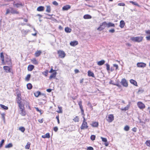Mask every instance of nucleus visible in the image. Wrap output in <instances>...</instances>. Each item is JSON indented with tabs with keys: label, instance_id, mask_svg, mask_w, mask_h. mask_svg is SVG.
<instances>
[{
	"label": "nucleus",
	"instance_id": "nucleus-30",
	"mask_svg": "<svg viewBox=\"0 0 150 150\" xmlns=\"http://www.w3.org/2000/svg\"><path fill=\"white\" fill-rule=\"evenodd\" d=\"M46 11L48 13H50L51 11V7L50 6H46Z\"/></svg>",
	"mask_w": 150,
	"mask_h": 150
},
{
	"label": "nucleus",
	"instance_id": "nucleus-56",
	"mask_svg": "<svg viewBox=\"0 0 150 150\" xmlns=\"http://www.w3.org/2000/svg\"><path fill=\"white\" fill-rule=\"evenodd\" d=\"M118 5L120 6H125V4L123 3H118Z\"/></svg>",
	"mask_w": 150,
	"mask_h": 150
},
{
	"label": "nucleus",
	"instance_id": "nucleus-20",
	"mask_svg": "<svg viewBox=\"0 0 150 150\" xmlns=\"http://www.w3.org/2000/svg\"><path fill=\"white\" fill-rule=\"evenodd\" d=\"M71 6L69 5H67L64 6L62 8L63 11H67L71 8Z\"/></svg>",
	"mask_w": 150,
	"mask_h": 150
},
{
	"label": "nucleus",
	"instance_id": "nucleus-46",
	"mask_svg": "<svg viewBox=\"0 0 150 150\" xmlns=\"http://www.w3.org/2000/svg\"><path fill=\"white\" fill-rule=\"evenodd\" d=\"M58 108L59 110L57 111L58 113H62V108L61 107L58 106Z\"/></svg>",
	"mask_w": 150,
	"mask_h": 150
},
{
	"label": "nucleus",
	"instance_id": "nucleus-48",
	"mask_svg": "<svg viewBox=\"0 0 150 150\" xmlns=\"http://www.w3.org/2000/svg\"><path fill=\"white\" fill-rule=\"evenodd\" d=\"M129 129V127L128 125H126L124 128V129L125 131H128Z\"/></svg>",
	"mask_w": 150,
	"mask_h": 150
},
{
	"label": "nucleus",
	"instance_id": "nucleus-19",
	"mask_svg": "<svg viewBox=\"0 0 150 150\" xmlns=\"http://www.w3.org/2000/svg\"><path fill=\"white\" fill-rule=\"evenodd\" d=\"M78 44V42L77 41H71L70 43V45L72 46H75Z\"/></svg>",
	"mask_w": 150,
	"mask_h": 150
},
{
	"label": "nucleus",
	"instance_id": "nucleus-18",
	"mask_svg": "<svg viewBox=\"0 0 150 150\" xmlns=\"http://www.w3.org/2000/svg\"><path fill=\"white\" fill-rule=\"evenodd\" d=\"M42 53V52L41 50H37L35 53V56L36 57H38L41 55Z\"/></svg>",
	"mask_w": 150,
	"mask_h": 150
},
{
	"label": "nucleus",
	"instance_id": "nucleus-27",
	"mask_svg": "<svg viewBox=\"0 0 150 150\" xmlns=\"http://www.w3.org/2000/svg\"><path fill=\"white\" fill-rule=\"evenodd\" d=\"M50 135L49 133H47L45 134L44 135H42V137L43 138H50Z\"/></svg>",
	"mask_w": 150,
	"mask_h": 150
},
{
	"label": "nucleus",
	"instance_id": "nucleus-28",
	"mask_svg": "<svg viewBox=\"0 0 150 150\" xmlns=\"http://www.w3.org/2000/svg\"><path fill=\"white\" fill-rule=\"evenodd\" d=\"M44 8L43 6H40L37 8V10L38 11H41L44 10Z\"/></svg>",
	"mask_w": 150,
	"mask_h": 150
},
{
	"label": "nucleus",
	"instance_id": "nucleus-42",
	"mask_svg": "<svg viewBox=\"0 0 150 150\" xmlns=\"http://www.w3.org/2000/svg\"><path fill=\"white\" fill-rule=\"evenodd\" d=\"M19 129L22 132H24L25 130V129L23 127H19Z\"/></svg>",
	"mask_w": 150,
	"mask_h": 150
},
{
	"label": "nucleus",
	"instance_id": "nucleus-8",
	"mask_svg": "<svg viewBox=\"0 0 150 150\" xmlns=\"http://www.w3.org/2000/svg\"><path fill=\"white\" fill-rule=\"evenodd\" d=\"M106 119L108 122H111L114 120V116L113 114H110L106 116Z\"/></svg>",
	"mask_w": 150,
	"mask_h": 150
},
{
	"label": "nucleus",
	"instance_id": "nucleus-17",
	"mask_svg": "<svg viewBox=\"0 0 150 150\" xmlns=\"http://www.w3.org/2000/svg\"><path fill=\"white\" fill-rule=\"evenodd\" d=\"M91 125L93 127H97L99 125V123L98 122L93 121Z\"/></svg>",
	"mask_w": 150,
	"mask_h": 150
},
{
	"label": "nucleus",
	"instance_id": "nucleus-25",
	"mask_svg": "<svg viewBox=\"0 0 150 150\" xmlns=\"http://www.w3.org/2000/svg\"><path fill=\"white\" fill-rule=\"evenodd\" d=\"M88 76H91L93 77H95L94 73L90 70H89L88 71Z\"/></svg>",
	"mask_w": 150,
	"mask_h": 150
},
{
	"label": "nucleus",
	"instance_id": "nucleus-59",
	"mask_svg": "<svg viewBox=\"0 0 150 150\" xmlns=\"http://www.w3.org/2000/svg\"><path fill=\"white\" fill-rule=\"evenodd\" d=\"M93 148L91 146L87 147L86 149L87 150H93Z\"/></svg>",
	"mask_w": 150,
	"mask_h": 150
},
{
	"label": "nucleus",
	"instance_id": "nucleus-36",
	"mask_svg": "<svg viewBox=\"0 0 150 150\" xmlns=\"http://www.w3.org/2000/svg\"><path fill=\"white\" fill-rule=\"evenodd\" d=\"M34 94L36 97H38L41 94V92L39 91H37L34 93Z\"/></svg>",
	"mask_w": 150,
	"mask_h": 150
},
{
	"label": "nucleus",
	"instance_id": "nucleus-53",
	"mask_svg": "<svg viewBox=\"0 0 150 150\" xmlns=\"http://www.w3.org/2000/svg\"><path fill=\"white\" fill-rule=\"evenodd\" d=\"M145 32L146 34L147 35H150V30H146L145 31Z\"/></svg>",
	"mask_w": 150,
	"mask_h": 150
},
{
	"label": "nucleus",
	"instance_id": "nucleus-5",
	"mask_svg": "<svg viewBox=\"0 0 150 150\" xmlns=\"http://www.w3.org/2000/svg\"><path fill=\"white\" fill-rule=\"evenodd\" d=\"M2 63L3 65H8L9 66H11L12 65L11 60L8 57L5 58V60L4 59V62Z\"/></svg>",
	"mask_w": 150,
	"mask_h": 150
},
{
	"label": "nucleus",
	"instance_id": "nucleus-22",
	"mask_svg": "<svg viewBox=\"0 0 150 150\" xmlns=\"http://www.w3.org/2000/svg\"><path fill=\"white\" fill-rule=\"evenodd\" d=\"M57 73L56 72H55L52 73L50 76L49 79H52L53 78H55L56 77Z\"/></svg>",
	"mask_w": 150,
	"mask_h": 150
},
{
	"label": "nucleus",
	"instance_id": "nucleus-13",
	"mask_svg": "<svg viewBox=\"0 0 150 150\" xmlns=\"http://www.w3.org/2000/svg\"><path fill=\"white\" fill-rule=\"evenodd\" d=\"M137 66L138 67H144L146 66V64L143 62H138L137 64Z\"/></svg>",
	"mask_w": 150,
	"mask_h": 150
},
{
	"label": "nucleus",
	"instance_id": "nucleus-49",
	"mask_svg": "<svg viewBox=\"0 0 150 150\" xmlns=\"http://www.w3.org/2000/svg\"><path fill=\"white\" fill-rule=\"evenodd\" d=\"M105 65L106 67V69L108 71H109L110 70V66L109 64L108 63H106L105 64Z\"/></svg>",
	"mask_w": 150,
	"mask_h": 150
},
{
	"label": "nucleus",
	"instance_id": "nucleus-12",
	"mask_svg": "<svg viewBox=\"0 0 150 150\" xmlns=\"http://www.w3.org/2000/svg\"><path fill=\"white\" fill-rule=\"evenodd\" d=\"M78 105L79 106L81 110V113L82 115H84V110L82 105V102L81 101H80L78 103Z\"/></svg>",
	"mask_w": 150,
	"mask_h": 150
},
{
	"label": "nucleus",
	"instance_id": "nucleus-64",
	"mask_svg": "<svg viewBox=\"0 0 150 150\" xmlns=\"http://www.w3.org/2000/svg\"><path fill=\"white\" fill-rule=\"evenodd\" d=\"M53 130L55 132H56L58 130V128L57 127H54L53 128Z\"/></svg>",
	"mask_w": 150,
	"mask_h": 150
},
{
	"label": "nucleus",
	"instance_id": "nucleus-45",
	"mask_svg": "<svg viewBox=\"0 0 150 150\" xmlns=\"http://www.w3.org/2000/svg\"><path fill=\"white\" fill-rule=\"evenodd\" d=\"M48 73V70H46L45 71L42 72V74L44 75L45 76H47Z\"/></svg>",
	"mask_w": 150,
	"mask_h": 150
},
{
	"label": "nucleus",
	"instance_id": "nucleus-11",
	"mask_svg": "<svg viewBox=\"0 0 150 150\" xmlns=\"http://www.w3.org/2000/svg\"><path fill=\"white\" fill-rule=\"evenodd\" d=\"M121 83L124 86L127 87L128 86V82L125 79H122Z\"/></svg>",
	"mask_w": 150,
	"mask_h": 150
},
{
	"label": "nucleus",
	"instance_id": "nucleus-61",
	"mask_svg": "<svg viewBox=\"0 0 150 150\" xmlns=\"http://www.w3.org/2000/svg\"><path fill=\"white\" fill-rule=\"evenodd\" d=\"M109 32L110 33H113L115 32V30L114 29H111L110 30H109Z\"/></svg>",
	"mask_w": 150,
	"mask_h": 150
},
{
	"label": "nucleus",
	"instance_id": "nucleus-23",
	"mask_svg": "<svg viewBox=\"0 0 150 150\" xmlns=\"http://www.w3.org/2000/svg\"><path fill=\"white\" fill-rule=\"evenodd\" d=\"M31 62L32 63L35 65H38V61L36 60L35 58H34L31 60Z\"/></svg>",
	"mask_w": 150,
	"mask_h": 150
},
{
	"label": "nucleus",
	"instance_id": "nucleus-54",
	"mask_svg": "<svg viewBox=\"0 0 150 150\" xmlns=\"http://www.w3.org/2000/svg\"><path fill=\"white\" fill-rule=\"evenodd\" d=\"M56 119H57V122H58V124H59L60 123V121H59V115H57L56 117Z\"/></svg>",
	"mask_w": 150,
	"mask_h": 150
},
{
	"label": "nucleus",
	"instance_id": "nucleus-35",
	"mask_svg": "<svg viewBox=\"0 0 150 150\" xmlns=\"http://www.w3.org/2000/svg\"><path fill=\"white\" fill-rule=\"evenodd\" d=\"M30 144H31L30 142H28L26 145L25 146V149H29L30 147Z\"/></svg>",
	"mask_w": 150,
	"mask_h": 150
},
{
	"label": "nucleus",
	"instance_id": "nucleus-32",
	"mask_svg": "<svg viewBox=\"0 0 150 150\" xmlns=\"http://www.w3.org/2000/svg\"><path fill=\"white\" fill-rule=\"evenodd\" d=\"M0 57L1 60L2 61V63H3L4 62V56L3 54V52H2L0 53Z\"/></svg>",
	"mask_w": 150,
	"mask_h": 150
},
{
	"label": "nucleus",
	"instance_id": "nucleus-41",
	"mask_svg": "<svg viewBox=\"0 0 150 150\" xmlns=\"http://www.w3.org/2000/svg\"><path fill=\"white\" fill-rule=\"evenodd\" d=\"M13 146V144L12 143H9L7 145H6L5 148H9Z\"/></svg>",
	"mask_w": 150,
	"mask_h": 150
},
{
	"label": "nucleus",
	"instance_id": "nucleus-31",
	"mask_svg": "<svg viewBox=\"0 0 150 150\" xmlns=\"http://www.w3.org/2000/svg\"><path fill=\"white\" fill-rule=\"evenodd\" d=\"M65 31L67 33H70L71 31V29L68 27H66L65 28Z\"/></svg>",
	"mask_w": 150,
	"mask_h": 150
},
{
	"label": "nucleus",
	"instance_id": "nucleus-1",
	"mask_svg": "<svg viewBox=\"0 0 150 150\" xmlns=\"http://www.w3.org/2000/svg\"><path fill=\"white\" fill-rule=\"evenodd\" d=\"M20 109L19 113L22 116H25L26 115V111L25 110L24 104H23L18 105Z\"/></svg>",
	"mask_w": 150,
	"mask_h": 150
},
{
	"label": "nucleus",
	"instance_id": "nucleus-2",
	"mask_svg": "<svg viewBox=\"0 0 150 150\" xmlns=\"http://www.w3.org/2000/svg\"><path fill=\"white\" fill-rule=\"evenodd\" d=\"M130 40L133 42L139 43L143 41V37L142 36L132 37L131 38Z\"/></svg>",
	"mask_w": 150,
	"mask_h": 150
},
{
	"label": "nucleus",
	"instance_id": "nucleus-9",
	"mask_svg": "<svg viewBox=\"0 0 150 150\" xmlns=\"http://www.w3.org/2000/svg\"><path fill=\"white\" fill-rule=\"evenodd\" d=\"M13 5L14 6H15L16 8H19L23 6L24 5V3L23 2L22 3L20 1H19L17 3H16L15 1H14Z\"/></svg>",
	"mask_w": 150,
	"mask_h": 150
},
{
	"label": "nucleus",
	"instance_id": "nucleus-58",
	"mask_svg": "<svg viewBox=\"0 0 150 150\" xmlns=\"http://www.w3.org/2000/svg\"><path fill=\"white\" fill-rule=\"evenodd\" d=\"M1 117L3 120H5V114L4 113H2L1 114Z\"/></svg>",
	"mask_w": 150,
	"mask_h": 150
},
{
	"label": "nucleus",
	"instance_id": "nucleus-63",
	"mask_svg": "<svg viewBox=\"0 0 150 150\" xmlns=\"http://www.w3.org/2000/svg\"><path fill=\"white\" fill-rule=\"evenodd\" d=\"M52 4L56 6H57L58 5V3L56 1H54L52 2Z\"/></svg>",
	"mask_w": 150,
	"mask_h": 150
},
{
	"label": "nucleus",
	"instance_id": "nucleus-47",
	"mask_svg": "<svg viewBox=\"0 0 150 150\" xmlns=\"http://www.w3.org/2000/svg\"><path fill=\"white\" fill-rule=\"evenodd\" d=\"M4 141L5 140L4 139H2L0 142V148L2 146L3 144L4 143Z\"/></svg>",
	"mask_w": 150,
	"mask_h": 150
},
{
	"label": "nucleus",
	"instance_id": "nucleus-26",
	"mask_svg": "<svg viewBox=\"0 0 150 150\" xmlns=\"http://www.w3.org/2000/svg\"><path fill=\"white\" fill-rule=\"evenodd\" d=\"M125 24L124 21L121 20L120 21L119 26L121 28H124Z\"/></svg>",
	"mask_w": 150,
	"mask_h": 150
},
{
	"label": "nucleus",
	"instance_id": "nucleus-7",
	"mask_svg": "<svg viewBox=\"0 0 150 150\" xmlns=\"http://www.w3.org/2000/svg\"><path fill=\"white\" fill-rule=\"evenodd\" d=\"M102 25H104V26L102 29H104L106 25H107V27L108 28L110 27H115V25L114 23H112L110 22L107 23V22L105 21L102 23Z\"/></svg>",
	"mask_w": 150,
	"mask_h": 150
},
{
	"label": "nucleus",
	"instance_id": "nucleus-10",
	"mask_svg": "<svg viewBox=\"0 0 150 150\" xmlns=\"http://www.w3.org/2000/svg\"><path fill=\"white\" fill-rule=\"evenodd\" d=\"M137 105L138 107L141 110H143L145 108V104L141 101L138 102L137 103Z\"/></svg>",
	"mask_w": 150,
	"mask_h": 150
},
{
	"label": "nucleus",
	"instance_id": "nucleus-15",
	"mask_svg": "<svg viewBox=\"0 0 150 150\" xmlns=\"http://www.w3.org/2000/svg\"><path fill=\"white\" fill-rule=\"evenodd\" d=\"M3 69L5 71L6 73H10L11 72V68L8 66H4Z\"/></svg>",
	"mask_w": 150,
	"mask_h": 150
},
{
	"label": "nucleus",
	"instance_id": "nucleus-24",
	"mask_svg": "<svg viewBox=\"0 0 150 150\" xmlns=\"http://www.w3.org/2000/svg\"><path fill=\"white\" fill-rule=\"evenodd\" d=\"M132 84L137 86H138L137 82L134 80L133 79H131L129 81Z\"/></svg>",
	"mask_w": 150,
	"mask_h": 150
},
{
	"label": "nucleus",
	"instance_id": "nucleus-50",
	"mask_svg": "<svg viewBox=\"0 0 150 150\" xmlns=\"http://www.w3.org/2000/svg\"><path fill=\"white\" fill-rule=\"evenodd\" d=\"M90 138H91V139L92 141H93V140H94L95 139L96 136L95 135H92L91 136Z\"/></svg>",
	"mask_w": 150,
	"mask_h": 150
},
{
	"label": "nucleus",
	"instance_id": "nucleus-6",
	"mask_svg": "<svg viewBox=\"0 0 150 150\" xmlns=\"http://www.w3.org/2000/svg\"><path fill=\"white\" fill-rule=\"evenodd\" d=\"M57 53L59 57L61 58H64L66 55L64 52L61 50H58Z\"/></svg>",
	"mask_w": 150,
	"mask_h": 150
},
{
	"label": "nucleus",
	"instance_id": "nucleus-51",
	"mask_svg": "<svg viewBox=\"0 0 150 150\" xmlns=\"http://www.w3.org/2000/svg\"><path fill=\"white\" fill-rule=\"evenodd\" d=\"M35 108L36 109L37 111L39 112L40 113V114H42V112L41 110H39V108L37 107H35Z\"/></svg>",
	"mask_w": 150,
	"mask_h": 150
},
{
	"label": "nucleus",
	"instance_id": "nucleus-37",
	"mask_svg": "<svg viewBox=\"0 0 150 150\" xmlns=\"http://www.w3.org/2000/svg\"><path fill=\"white\" fill-rule=\"evenodd\" d=\"M31 77V75L30 74H28L26 77L25 78V80L27 81H29L30 80V78Z\"/></svg>",
	"mask_w": 150,
	"mask_h": 150
},
{
	"label": "nucleus",
	"instance_id": "nucleus-43",
	"mask_svg": "<svg viewBox=\"0 0 150 150\" xmlns=\"http://www.w3.org/2000/svg\"><path fill=\"white\" fill-rule=\"evenodd\" d=\"M104 25H102V23L101 25H100V26L97 28V30L99 31H101L103 30V29H102L104 27Z\"/></svg>",
	"mask_w": 150,
	"mask_h": 150
},
{
	"label": "nucleus",
	"instance_id": "nucleus-62",
	"mask_svg": "<svg viewBox=\"0 0 150 150\" xmlns=\"http://www.w3.org/2000/svg\"><path fill=\"white\" fill-rule=\"evenodd\" d=\"M146 38L147 41L150 40V35L146 36Z\"/></svg>",
	"mask_w": 150,
	"mask_h": 150
},
{
	"label": "nucleus",
	"instance_id": "nucleus-14",
	"mask_svg": "<svg viewBox=\"0 0 150 150\" xmlns=\"http://www.w3.org/2000/svg\"><path fill=\"white\" fill-rule=\"evenodd\" d=\"M10 9L11 10V13L12 14H18L19 12L16 10H15L12 7H10Z\"/></svg>",
	"mask_w": 150,
	"mask_h": 150
},
{
	"label": "nucleus",
	"instance_id": "nucleus-3",
	"mask_svg": "<svg viewBox=\"0 0 150 150\" xmlns=\"http://www.w3.org/2000/svg\"><path fill=\"white\" fill-rule=\"evenodd\" d=\"M84 115H83V120L80 127V128L82 130L86 129L88 127V123L86 122V120L84 117Z\"/></svg>",
	"mask_w": 150,
	"mask_h": 150
},
{
	"label": "nucleus",
	"instance_id": "nucleus-4",
	"mask_svg": "<svg viewBox=\"0 0 150 150\" xmlns=\"http://www.w3.org/2000/svg\"><path fill=\"white\" fill-rule=\"evenodd\" d=\"M16 99L18 105L23 104L22 101L21 95L20 92L17 94Z\"/></svg>",
	"mask_w": 150,
	"mask_h": 150
},
{
	"label": "nucleus",
	"instance_id": "nucleus-33",
	"mask_svg": "<svg viewBox=\"0 0 150 150\" xmlns=\"http://www.w3.org/2000/svg\"><path fill=\"white\" fill-rule=\"evenodd\" d=\"M83 18L85 19H91L92 17L91 16L88 14H86L83 16Z\"/></svg>",
	"mask_w": 150,
	"mask_h": 150
},
{
	"label": "nucleus",
	"instance_id": "nucleus-39",
	"mask_svg": "<svg viewBox=\"0 0 150 150\" xmlns=\"http://www.w3.org/2000/svg\"><path fill=\"white\" fill-rule=\"evenodd\" d=\"M27 88L28 89H31L32 88V85L30 83H28L27 85Z\"/></svg>",
	"mask_w": 150,
	"mask_h": 150
},
{
	"label": "nucleus",
	"instance_id": "nucleus-60",
	"mask_svg": "<svg viewBox=\"0 0 150 150\" xmlns=\"http://www.w3.org/2000/svg\"><path fill=\"white\" fill-rule=\"evenodd\" d=\"M88 105L89 106L90 108L92 110H93V106L91 104L90 102L88 103Z\"/></svg>",
	"mask_w": 150,
	"mask_h": 150
},
{
	"label": "nucleus",
	"instance_id": "nucleus-52",
	"mask_svg": "<svg viewBox=\"0 0 150 150\" xmlns=\"http://www.w3.org/2000/svg\"><path fill=\"white\" fill-rule=\"evenodd\" d=\"M147 146H150V140H147L145 142Z\"/></svg>",
	"mask_w": 150,
	"mask_h": 150
},
{
	"label": "nucleus",
	"instance_id": "nucleus-21",
	"mask_svg": "<svg viewBox=\"0 0 150 150\" xmlns=\"http://www.w3.org/2000/svg\"><path fill=\"white\" fill-rule=\"evenodd\" d=\"M34 67V66L33 65H29L28 67V70L29 71H31L33 69Z\"/></svg>",
	"mask_w": 150,
	"mask_h": 150
},
{
	"label": "nucleus",
	"instance_id": "nucleus-55",
	"mask_svg": "<svg viewBox=\"0 0 150 150\" xmlns=\"http://www.w3.org/2000/svg\"><path fill=\"white\" fill-rule=\"evenodd\" d=\"M11 12V10L9 9H7L6 10V12L5 13V15H7V14Z\"/></svg>",
	"mask_w": 150,
	"mask_h": 150
},
{
	"label": "nucleus",
	"instance_id": "nucleus-29",
	"mask_svg": "<svg viewBox=\"0 0 150 150\" xmlns=\"http://www.w3.org/2000/svg\"><path fill=\"white\" fill-rule=\"evenodd\" d=\"M105 60H103L99 61L97 62V64L99 66H101L103 65L105 63Z\"/></svg>",
	"mask_w": 150,
	"mask_h": 150
},
{
	"label": "nucleus",
	"instance_id": "nucleus-44",
	"mask_svg": "<svg viewBox=\"0 0 150 150\" xmlns=\"http://www.w3.org/2000/svg\"><path fill=\"white\" fill-rule=\"evenodd\" d=\"M129 2L130 3L134 5H135V6H138L139 7H140V6L139 5H138V3H137L136 2H134L133 1H129Z\"/></svg>",
	"mask_w": 150,
	"mask_h": 150
},
{
	"label": "nucleus",
	"instance_id": "nucleus-34",
	"mask_svg": "<svg viewBox=\"0 0 150 150\" xmlns=\"http://www.w3.org/2000/svg\"><path fill=\"white\" fill-rule=\"evenodd\" d=\"M129 106L128 105H127V106L125 107L124 108L120 109V110L122 111H125L129 109Z\"/></svg>",
	"mask_w": 150,
	"mask_h": 150
},
{
	"label": "nucleus",
	"instance_id": "nucleus-16",
	"mask_svg": "<svg viewBox=\"0 0 150 150\" xmlns=\"http://www.w3.org/2000/svg\"><path fill=\"white\" fill-rule=\"evenodd\" d=\"M100 138L101 139L102 141L105 142V146H108L109 145V143L108 142H107V139L106 138H104L102 137H101Z\"/></svg>",
	"mask_w": 150,
	"mask_h": 150
},
{
	"label": "nucleus",
	"instance_id": "nucleus-57",
	"mask_svg": "<svg viewBox=\"0 0 150 150\" xmlns=\"http://www.w3.org/2000/svg\"><path fill=\"white\" fill-rule=\"evenodd\" d=\"M113 65L114 67L115 68V70H117L118 69V66L117 64H113Z\"/></svg>",
	"mask_w": 150,
	"mask_h": 150
},
{
	"label": "nucleus",
	"instance_id": "nucleus-40",
	"mask_svg": "<svg viewBox=\"0 0 150 150\" xmlns=\"http://www.w3.org/2000/svg\"><path fill=\"white\" fill-rule=\"evenodd\" d=\"M73 120L75 122H78L79 121V117L78 116H76Z\"/></svg>",
	"mask_w": 150,
	"mask_h": 150
},
{
	"label": "nucleus",
	"instance_id": "nucleus-38",
	"mask_svg": "<svg viewBox=\"0 0 150 150\" xmlns=\"http://www.w3.org/2000/svg\"><path fill=\"white\" fill-rule=\"evenodd\" d=\"M0 106L1 108L4 110H7L8 109V108L7 106H5L4 105L1 104H0Z\"/></svg>",
	"mask_w": 150,
	"mask_h": 150
}]
</instances>
